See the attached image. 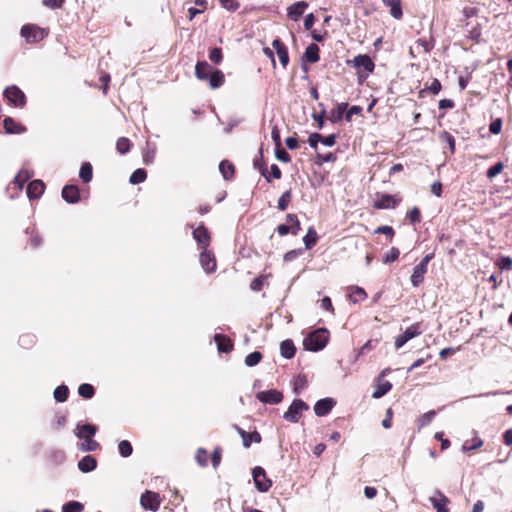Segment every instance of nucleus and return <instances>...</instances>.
Segmentation results:
<instances>
[{"label": "nucleus", "instance_id": "f257e3e1", "mask_svg": "<svg viewBox=\"0 0 512 512\" xmlns=\"http://www.w3.org/2000/svg\"><path fill=\"white\" fill-rule=\"evenodd\" d=\"M328 340V330L325 328H318L304 338L303 346L308 351L318 352L327 345Z\"/></svg>", "mask_w": 512, "mask_h": 512}, {"label": "nucleus", "instance_id": "f03ea898", "mask_svg": "<svg viewBox=\"0 0 512 512\" xmlns=\"http://www.w3.org/2000/svg\"><path fill=\"white\" fill-rule=\"evenodd\" d=\"M20 35L28 44H34L42 41L48 35V31L35 24H25L20 29Z\"/></svg>", "mask_w": 512, "mask_h": 512}, {"label": "nucleus", "instance_id": "7ed1b4c3", "mask_svg": "<svg viewBox=\"0 0 512 512\" xmlns=\"http://www.w3.org/2000/svg\"><path fill=\"white\" fill-rule=\"evenodd\" d=\"M309 406L301 399H294L288 410L283 414V419L290 423H297L304 411H307Z\"/></svg>", "mask_w": 512, "mask_h": 512}, {"label": "nucleus", "instance_id": "20e7f679", "mask_svg": "<svg viewBox=\"0 0 512 512\" xmlns=\"http://www.w3.org/2000/svg\"><path fill=\"white\" fill-rule=\"evenodd\" d=\"M252 476L255 483V487L259 492L264 493L271 488L272 481L269 478H267L266 472L262 467L256 466L252 470Z\"/></svg>", "mask_w": 512, "mask_h": 512}, {"label": "nucleus", "instance_id": "39448f33", "mask_svg": "<svg viewBox=\"0 0 512 512\" xmlns=\"http://www.w3.org/2000/svg\"><path fill=\"white\" fill-rule=\"evenodd\" d=\"M140 504L144 509L156 512L161 505L160 495L156 492L146 490L141 495Z\"/></svg>", "mask_w": 512, "mask_h": 512}, {"label": "nucleus", "instance_id": "423d86ee", "mask_svg": "<svg viewBox=\"0 0 512 512\" xmlns=\"http://www.w3.org/2000/svg\"><path fill=\"white\" fill-rule=\"evenodd\" d=\"M3 95L15 107H23L26 104L25 94L15 85L7 87Z\"/></svg>", "mask_w": 512, "mask_h": 512}, {"label": "nucleus", "instance_id": "0eeeda50", "mask_svg": "<svg viewBox=\"0 0 512 512\" xmlns=\"http://www.w3.org/2000/svg\"><path fill=\"white\" fill-rule=\"evenodd\" d=\"M256 399L263 404L275 405L282 402L283 393L276 389L259 391L256 393Z\"/></svg>", "mask_w": 512, "mask_h": 512}, {"label": "nucleus", "instance_id": "6e6552de", "mask_svg": "<svg viewBox=\"0 0 512 512\" xmlns=\"http://www.w3.org/2000/svg\"><path fill=\"white\" fill-rule=\"evenodd\" d=\"M190 227L193 229L192 235L198 245V248L202 250L207 249L211 240L207 228L203 224L196 228H194L193 225H190Z\"/></svg>", "mask_w": 512, "mask_h": 512}, {"label": "nucleus", "instance_id": "1a4fd4ad", "mask_svg": "<svg viewBox=\"0 0 512 512\" xmlns=\"http://www.w3.org/2000/svg\"><path fill=\"white\" fill-rule=\"evenodd\" d=\"M421 333H422V330L420 328V324L419 323L412 324L401 335L396 337V339H395V347H396V349L401 348L409 340H411L414 337L420 335Z\"/></svg>", "mask_w": 512, "mask_h": 512}, {"label": "nucleus", "instance_id": "9d476101", "mask_svg": "<svg viewBox=\"0 0 512 512\" xmlns=\"http://www.w3.org/2000/svg\"><path fill=\"white\" fill-rule=\"evenodd\" d=\"M199 262L205 273L211 274L215 272L217 264L215 256L211 251L207 249L202 250L199 255Z\"/></svg>", "mask_w": 512, "mask_h": 512}, {"label": "nucleus", "instance_id": "9b49d317", "mask_svg": "<svg viewBox=\"0 0 512 512\" xmlns=\"http://www.w3.org/2000/svg\"><path fill=\"white\" fill-rule=\"evenodd\" d=\"M335 405L336 401L333 398H323L315 403L314 412L318 417H323L327 415Z\"/></svg>", "mask_w": 512, "mask_h": 512}, {"label": "nucleus", "instance_id": "f8f14e48", "mask_svg": "<svg viewBox=\"0 0 512 512\" xmlns=\"http://www.w3.org/2000/svg\"><path fill=\"white\" fill-rule=\"evenodd\" d=\"M429 501L436 512H449L447 505L450 501L441 491L437 490L435 495L429 498Z\"/></svg>", "mask_w": 512, "mask_h": 512}, {"label": "nucleus", "instance_id": "ddd939ff", "mask_svg": "<svg viewBox=\"0 0 512 512\" xmlns=\"http://www.w3.org/2000/svg\"><path fill=\"white\" fill-rule=\"evenodd\" d=\"M234 428L238 432V434L241 436V438L243 440V446L245 448H249L251 446L252 442L260 443L262 440L260 433H258L257 431L249 433L237 425H235Z\"/></svg>", "mask_w": 512, "mask_h": 512}, {"label": "nucleus", "instance_id": "4468645a", "mask_svg": "<svg viewBox=\"0 0 512 512\" xmlns=\"http://www.w3.org/2000/svg\"><path fill=\"white\" fill-rule=\"evenodd\" d=\"M272 47L275 49L276 54L283 68H286L289 63V54L287 47L280 39H274L272 42Z\"/></svg>", "mask_w": 512, "mask_h": 512}, {"label": "nucleus", "instance_id": "2eb2a0df", "mask_svg": "<svg viewBox=\"0 0 512 512\" xmlns=\"http://www.w3.org/2000/svg\"><path fill=\"white\" fill-rule=\"evenodd\" d=\"M62 198L70 204H75L80 200V192L75 185H65L62 189Z\"/></svg>", "mask_w": 512, "mask_h": 512}, {"label": "nucleus", "instance_id": "dca6fc26", "mask_svg": "<svg viewBox=\"0 0 512 512\" xmlns=\"http://www.w3.org/2000/svg\"><path fill=\"white\" fill-rule=\"evenodd\" d=\"M45 185L41 180H33L27 186V196L29 199H38L44 193Z\"/></svg>", "mask_w": 512, "mask_h": 512}, {"label": "nucleus", "instance_id": "f3484780", "mask_svg": "<svg viewBox=\"0 0 512 512\" xmlns=\"http://www.w3.org/2000/svg\"><path fill=\"white\" fill-rule=\"evenodd\" d=\"M353 64L356 68H363L367 73L373 72L375 67L372 59L365 54L355 56L353 59Z\"/></svg>", "mask_w": 512, "mask_h": 512}, {"label": "nucleus", "instance_id": "a211bd4d", "mask_svg": "<svg viewBox=\"0 0 512 512\" xmlns=\"http://www.w3.org/2000/svg\"><path fill=\"white\" fill-rule=\"evenodd\" d=\"M397 204L398 200H396L394 196L389 194H381L375 201L374 207L377 209H391L395 208Z\"/></svg>", "mask_w": 512, "mask_h": 512}, {"label": "nucleus", "instance_id": "6ab92c4d", "mask_svg": "<svg viewBox=\"0 0 512 512\" xmlns=\"http://www.w3.org/2000/svg\"><path fill=\"white\" fill-rule=\"evenodd\" d=\"M307 7L308 4L305 1H298L292 4L288 8V17L293 21H297L304 14Z\"/></svg>", "mask_w": 512, "mask_h": 512}, {"label": "nucleus", "instance_id": "aec40b11", "mask_svg": "<svg viewBox=\"0 0 512 512\" xmlns=\"http://www.w3.org/2000/svg\"><path fill=\"white\" fill-rule=\"evenodd\" d=\"M3 126L6 131V133L9 134H22L26 131V128L17 123L13 118L6 117L3 121Z\"/></svg>", "mask_w": 512, "mask_h": 512}, {"label": "nucleus", "instance_id": "412c9836", "mask_svg": "<svg viewBox=\"0 0 512 512\" xmlns=\"http://www.w3.org/2000/svg\"><path fill=\"white\" fill-rule=\"evenodd\" d=\"M97 467V460L91 455L84 456L78 462V469L83 473H89Z\"/></svg>", "mask_w": 512, "mask_h": 512}, {"label": "nucleus", "instance_id": "4be33fe9", "mask_svg": "<svg viewBox=\"0 0 512 512\" xmlns=\"http://www.w3.org/2000/svg\"><path fill=\"white\" fill-rule=\"evenodd\" d=\"M214 341L217 344V349L221 353H228L232 350L233 344L231 340L222 334H216L214 336Z\"/></svg>", "mask_w": 512, "mask_h": 512}, {"label": "nucleus", "instance_id": "5701e85b", "mask_svg": "<svg viewBox=\"0 0 512 512\" xmlns=\"http://www.w3.org/2000/svg\"><path fill=\"white\" fill-rule=\"evenodd\" d=\"M212 67L206 61H200L195 66V76L199 80H208Z\"/></svg>", "mask_w": 512, "mask_h": 512}, {"label": "nucleus", "instance_id": "b1692460", "mask_svg": "<svg viewBox=\"0 0 512 512\" xmlns=\"http://www.w3.org/2000/svg\"><path fill=\"white\" fill-rule=\"evenodd\" d=\"M385 6L389 7L390 14L395 19H401L403 16L401 0H382Z\"/></svg>", "mask_w": 512, "mask_h": 512}, {"label": "nucleus", "instance_id": "393cba45", "mask_svg": "<svg viewBox=\"0 0 512 512\" xmlns=\"http://www.w3.org/2000/svg\"><path fill=\"white\" fill-rule=\"evenodd\" d=\"M97 432V427L92 424L77 425L74 433L79 438H86L94 436Z\"/></svg>", "mask_w": 512, "mask_h": 512}, {"label": "nucleus", "instance_id": "a878e982", "mask_svg": "<svg viewBox=\"0 0 512 512\" xmlns=\"http://www.w3.org/2000/svg\"><path fill=\"white\" fill-rule=\"evenodd\" d=\"M303 58L309 63H316L319 61V47L312 43L310 44L303 55Z\"/></svg>", "mask_w": 512, "mask_h": 512}, {"label": "nucleus", "instance_id": "bb28decb", "mask_svg": "<svg viewBox=\"0 0 512 512\" xmlns=\"http://www.w3.org/2000/svg\"><path fill=\"white\" fill-rule=\"evenodd\" d=\"M280 352H281V355L285 358V359H291L294 357L295 355V352H296V348H295V345L293 343L292 340H284L281 344H280Z\"/></svg>", "mask_w": 512, "mask_h": 512}, {"label": "nucleus", "instance_id": "cd10ccee", "mask_svg": "<svg viewBox=\"0 0 512 512\" xmlns=\"http://www.w3.org/2000/svg\"><path fill=\"white\" fill-rule=\"evenodd\" d=\"M347 107H348V103H345V102L337 104L336 108L331 111L329 120L332 123H336V122L340 121L343 118L344 113L347 110Z\"/></svg>", "mask_w": 512, "mask_h": 512}, {"label": "nucleus", "instance_id": "c85d7f7f", "mask_svg": "<svg viewBox=\"0 0 512 512\" xmlns=\"http://www.w3.org/2000/svg\"><path fill=\"white\" fill-rule=\"evenodd\" d=\"M219 171L225 180H231L234 176V166L228 160L220 162Z\"/></svg>", "mask_w": 512, "mask_h": 512}, {"label": "nucleus", "instance_id": "c756f323", "mask_svg": "<svg viewBox=\"0 0 512 512\" xmlns=\"http://www.w3.org/2000/svg\"><path fill=\"white\" fill-rule=\"evenodd\" d=\"M426 272L427 269L423 268V266L416 265L411 275V284L414 287H418L423 282L424 274Z\"/></svg>", "mask_w": 512, "mask_h": 512}, {"label": "nucleus", "instance_id": "7c9ffc66", "mask_svg": "<svg viewBox=\"0 0 512 512\" xmlns=\"http://www.w3.org/2000/svg\"><path fill=\"white\" fill-rule=\"evenodd\" d=\"M208 81L212 89L219 88L224 83V74L220 70H213Z\"/></svg>", "mask_w": 512, "mask_h": 512}, {"label": "nucleus", "instance_id": "2f4dec72", "mask_svg": "<svg viewBox=\"0 0 512 512\" xmlns=\"http://www.w3.org/2000/svg\"><path fill=\"white\" fill-rule=\"evenodd\" d=\"M156 154V146L150 142H146V148L143 151V163L150 165L154 162Z\"/></svg>", "mask_w": 512, "mask_h": 512}, {"label": "nucleus", "instance_id": "473e14b6", "mask_svg": "<svg viewBox=\"0 0 512 512\" xmlns=\"http://www.w3.org/2000/svg\"><path fill=\"white\" fill-rule=\"evenodd\" d=\"M93 436H89L86 438H82L83 442H81L79 449L84 452H92L96 451L99 448V443L96 442L93 438Z\"/></svg>", "mask_w": 512, "mask_h": 512}, {"label": "nucleus", "instance_id": "72a5a7b5", "mask_svg": "<svg viewBox=\"0 0 512 512\" xmlns=\"http://www.w3.org/2000/svg\"><path fill=\"white\" fill-rule=\"evenodd\" d=\"M79 177L85 182L88 183L92 180L93 177V169L92 165L89 162H85L82 164L80 171H79Z\"/></svg>", "mask_w": 512, "mask_h": 512}, {"label": "nucleus", "instance_id": "f704fd0d", "mask_svg": "<svg viewBox=\"0 0 512 512\" xmlns=\"http://www.w3.org/2000/svg\"><path fill=\"white\" fill-rule=\"evenodd\" d=\"M317 233L313 227H310L303 237V242L306 249H311L317 242Z\"/></svg>", "mask_w": 512, "mask_h": 512}, {"label": "nucleus", "instance_id": "c9c22d12", "mask_svg": "<svg viewBox=\"0 0 512 512\" xmlns=\"http://www.w3.org/2000/svg\"><path fill=\"white\" fill-rule=\"evenodd\" d=\"M69 389L66 385H59L55 388L53 396L57 402L63 403L67 400Z\"/></svg>", "mask_w": 512, "mask_h": 512}, {"label": "nucleus", "instance_id": "e433bc0d", "mask_svg": "<svg viewBox=\"0 0 512 512\" xmlns=\"http://www.w3.org/2000/svg\"><path fill=\"white\" fill-rule=\"evenodd\" d=\"M435 415H436V412L434 410H430V411L424 413L422 416H420L417 419L418 430L429 425L433 421Z\"/></svg>", "mask_w": 512, "mask_h": 512}, {"label": "nucleus", "instance_id": "4c0bfd02", "mask_svg": "<svg viewBox=\"0 0 512 512\" xmlns=\"http://www.w3.org/2000/svg\"><path fill=\"white\" fill-rule=\"evenodd\" d=\"M146 178L147 172L142 168H138L131 174L129 182L133 185H136L144 182Z\"/></svg>", "mask_w": 512, "mask_h": 512}, {"label": "nucleus", "instance_id": "58836bf2", "mask_svg": "<svg viewBox=\"0 0 512 512\" xmlns=\"http://www.w3.org/2000/svg\"><path fill=\"white\" fill-rule=\"evenodd\" d=\"M392 388V384L389 381H384L379 384L377 388L374 390L372 397L375 399H379L387 394Z\"/></svg>", "mask_w": 512, "mask_h": 512}, {"label": "nucleus", "instance_id": "ea45409f", "mask_svg": "<svg viewBox=\"0 0 512 512\" xmlns=\"http://www.w3.org/2000/svg\"><path fill=\"white\" fill-rule=\"evenodd\" d=\"M367 294L361 287H353L351 293L349 295L350 301L352 303H358L363 301L366 298Z\"/></svg>", "mask_w": 512, "mask_h": 512}, {"label": "nucleus", "instance_id": "a19ab883", "mask_svg": "<svg viewBox=\"0 0 512 512\" xmlns=\"http://www.w3.org/2000/svg\"><path fill=\"white\" fill-rule=\"evenodd\" d=\"M439 138L440 140L447 144L448 147H449V150H450V153L453 154L455 152V138L454 136L447 132V131H442L439 135Z\"/></svg>", "mask_w": 512, "mask_h": 512}, {"label": "nucleus", "instance_id": "79ce46f5", "mask_svg": "<svg viewBox=\"0 0 512 512\" xmlns=\"http://www.w3.org/2000/svg\"><path fill=\"white\" fill-rule=\"evenodd\" d=\"M78 394L85 399H91L95 394V389L91 384L83 383L78 387Z\"/></svg>", "mask_w": 512, "mask_h": 512}, {"label": "nucleus", "instance_id": "37998d69", "mask_svg": "<svg viewBox=\"0 0 512 512\" xmlns=\"http://www.w3.org/2000/svg\"><path fill=\"white\" fill-rule=\"evenodd\" d=\"M118 451L122 457L127 458L133 453L132 444L128 440H122L118 444Z\"/></svg>", "mask_w": 512, "mask_h": 512}, {"label": "nucleus", "instance_id": "c03bdc74", "mask_svg": "<svg viewBox=\"0 0 512 512\" xmlns=\"http://www.w3.org/2000/svg\"><path fill=\"white\" fill-rule=\"evenodd\" d=\"M84 506L78 501H69L62 506V512H83Z\"/></svg>", "mask_w": 512, "mask_h": 512}, {"label": "nucleus", "instance_id": "a18cd8bd", "mask_svg": "<svg viewBox=\"0 0 512 512\" xmlns=\"http://www.w3.org/2000/svg\"><path fill=\"white\" fill-rule=\"evenodd\" d=\"M292 193L291 190L285 191L278 199L277 207L281 211H285L291 201Z\"/></svg>", "mask_w": 512, "mask_h": 512}, {"label": "nucleus", "instance_id": "49530a36", "mask_svg": "<svg viewBox=\"0 0 512 512\" xmlns=\"http://www.w3.org/2000/svg\"><path fill=\"white\" fill-rule=\"evenodd\" d=\"M483 445V440L479 437H475L471 440V443L468 441H465L462 445V451L463 452H469L475 449L480 448Z\"/></svg>", "mask_w": 512, "mask_h": 512}, {"label": "nucleus", "instance_id": "de8ad7c7", "mask_svg": "<svg viewBox=\"0 0 512 512\" xmlns=\"http://www.w3.org/2000/svg\"><path fill=\"white\" fill-rule=\"evenodd\" d=\"M287 222L289 223L291 233L297 235L301 229L300 222L295 214H288L286 216Z\"/></svg>", "mask_w": 512, "mask_h": 512}, {"label": "nucleus", "instance_id": "09e8293b", "mask_svg": "<svg viewBox=\"0 0 512 512\" xmlns=\"http://www.w3.org/2000/svg\"><path fill=\"white\" fill-rule=\"evenodd\" d=\"M31 175L26 170H21L18 172V174L14 177L13 183L19 188L22 189L24 183L29 180Z\"/></svg>", "mask_w": 512, "mask_h": 512}, {"label": "nucleus", "instance_id": "8fccbe9b", "mask_svg": "<svg viewBox=\"0 0 512 512\" xmlns=\"http://www.w3.org/2000/svg\"><path fill=\"white\" fill-rule=\"evenodd\" d=\"M130 147L131 142L128 138L121 137L117 140L116 149L120 154H126L127 152H129Z\"/></svg>", "mask_w": 512, "mask_h": 512}, {"label": "nucleus", "instance_id": "3c124183", "mask_svg": "<svg viewBox=\"0 0 512 512\" xmlns=\"http://www.w3.org/2000/svg\"><path fill=\"white\" fill-rule=\"evenodd\" d=\"M262 359V354L258 351H254L248 354L245 358V365L248 367H253L257 365Z\"/></svg>", "mask_w": 512, "mask_h": 512}, {"label": "nucleus", "instance_id": "603ef678", "mask_svg": "<svg viewBox=\"0 0 512 512\" xmlns=\"http://www.w3.org/2000/svg\"><path fill=\"white\" fill-rule=\"evenodd\" d=\"M195 460L201 467H205L208 464V453L205 449L199 448L195 454Z\"/></svg>", "mask_w": 512, "mask_h": 512}, {"label": "nucleus", "instance_id": "864d4df0", "mask_svg": "<svg viewBox=\"0 0 512 512\" xmlns=\"http://www.w3.org/2000/svg\"><path fill=\"white\" fill-rule=\"evenodd\" d=\"M406 217L411 224L419 223L421 221V213L419 208L413 207L410 211H408Z\"/></svg>", "mask_w": 512, "mask_h": 512}, {"label": "nucleus", "instance_id": "5fc2aeb1", "mask_svg": "<svg viewBox=\"0 0 512 512\" xmlns=\"http://www.w3.org/2000/svg\"><path fill=\"white\" fill-rule=\"evenodd\" d=\"M400 251L398 248H391L389 252H387L383 258V262L388 264L396 261L399 258Z\"/></svg>", "mask_w": 512, "mask_h": 512}, {"label": "nucleus", "instance_id": "6e6d98bb", "mask_svg": "<svg viewBox=\"0 0 512 512\" xmlns=\"http://www.w3.org/2000/svg\"><path fill=\"white\" fill-rule=\"evenodd\" d=\"M222 58V50L220 48L215 47L210 50L209 59L211 62L219 64L222 61Z\"/></svg>", "mask_w": 512, "mask_h": 512}, {"label": "nucleus", "instance_id": "4d7b16f0", "mask_svg": "<svg viewBox=\"0 0 512 512\" xmlns=\"http://www.w3.org/2000/svg\"><path fill=\"white\" fill-rule=\"evenodd\" d=\"M503 167L504 166L501 162L494 164L487 170V173H486L487 177L489 179L496 177L498 174H500L502 172Z\"/></svg>", "mask_w": 512, "mask_h": 512}, {"label": "nucleus", "instance_id": "13d9d810", "mask_svg": "<svg viewBox=\"0 0 512 512\" xmlns=\"http://www.w3.org/2000/svg\"><path fill=\"white\" fill-rule=\"evenodd\" d=\"M219 2L224 9L230 12H235L239 8L237 0H219Z\"/></svg>", "mask_w": 512, "mask_h": 512}, {"label": "nucleus", "instance_id": "bf43d9fd", "mask_svg": "<svg viewBox=\"0 0 512 512\" xmlns=\"http://www.w3.org/2000/svg\"><path fill=\"white\" fill-rule=\"evenodd\" d=\"M275 156L279 161H282L284 163H288L291 161L290 155L285 149L281 148V146L276 147Z\"/></svg>", "mask_w": 512, "mask_h": 512}, {"label": "nucleus", "instance_id": "052dcab7", "mask_svg": "<svg viewBox=\"0 0 512 512\" xmlns=\"http://www.w3.org/2000/svg\"><path fill=\"white\" fill-rule=\"evenodd\" d=\"M337 157L334 153L329 152L327 154H318L317 155V162L318 163H328V162H334L336 161Z\"/></svg>", "mask_w": 512, "mask_h": 512}, {"label": "nucleus", "instance_id": "680f3d73", "mask_svg": "<svg viewBox=\"0 0 512 512\" xmlns=\"http://www.w3.org/2000/svg\"><path fill=\"white\" fill-rule=\"evenodd\" d=\"M501 129H502V120L500 118L493 120L489 125V131L494 135L499 134L501 132Z\"/></svg>", "mask_w": 512, "mask_h": 512}, {"label": "nucleus", "instance_id": "e2e57ef3", "mask_svg": "<svg viewBox=\"0 0 512 512\" xmlns=\"http://www.w3.org/2000/svg\"><path fill=\"white\" fill-rule=\"evenodd\" d=\"M319 107H321V112L318 114L314 113L312 115V117L318 123L319 128H322L324 125V116H325L326 111H325L324 105L322 103H319Z\"/></svg>", "mask_w": 512, "mask_h": 512}, {"label": "nucleus", "instance_id": "0e129e2a", "mask_svg": "<svg viewBox=\"0 0 512 512\" xmlns=\"http://www.w3.org/2000/svg\"><path fill=\"white\" fill-rule=\"evenodd\" d=\"M376 234H384L388 236L389 238H392L394 236V229L391 226L384 225L380 226L375 230Z\"/></svg>", "mask_w": 512, "mask_h": 512}, {"label": "nucleus", "instance_id": "69168bd1", "mask_svg": "<svg viewBox=\"0 0 512 512\" xmlns=\"http://www.w3.org/2000/svg\"><path fill=\"white\" fill-rule=\"evenodd\" d=\"M362 112V107L358 105H353L349 108V110L345 114L346 121L350 122L353 115H358Z\"/></svg>", "mask_w": 512, "mask_h": 512}, {"label": "nucleus", "instance_id": "338daca9", "mask_svg": "<svg viewBox=\"0 0 512 512\" xmlns=\"http://www.w3.org/2000/svg\"><path fill=\"white\" fill-rule=\"evenodd\" d=\"M322 140V135L319 133H312L308 138V143L311 148L316 149L319 142Z\"/></svg>", "mask_w": 512, "mask_h": 512}, {"label": "nucleus", "instance_id": "774afa93", "mask_svg": "<svg viewBox=\"0 0 512 512\" xmlns=\"http://www.w3.org/2000/svg\"><path fill=\"white\" fill-rule=\"evenodd\" d=\"M264 279H265V278H264V277H262V276H259V277L255 278V279L251 282V284H250V288H251V290L256 291V292H257V291H260V290L262 289V287H263Z\"/></svg>", "mask_w": 512, "mask_h": 512}]
</instances>
